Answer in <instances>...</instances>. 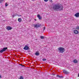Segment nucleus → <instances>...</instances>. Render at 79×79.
Wrapping results in <instances>:
<instances>
[{"label":"nucleus","instance_id":"nucleus-17","mask_svg":"<svg viewBox=\"0 0 79 79\" xmlns=\"http://www.w3.org/2000/svg\"><path fill=\"white\" fill-rule=\"evenodd\" d=\"M40 38L41 39H44V37L43 36H40Z\"/></svg>","mask_w":79,"mask_h":79},{"label":"nucleus","instance_id":"nucleus-2","mask_svg":"<svg viewBox=\"0 0 79 79\" xmlns=\"http://www.w3.org/2000/svg\"><path fill=\"white\" fill-rule=\"evenodd\" d=\"M58 51L60 53H63L65 52V49L63 47H60L58 48Z\"/></svg>","mask_w":79,"mask_h":79},{"label":"nucleus","instance_id":"nucleus-14","mask_svg":"<svg viewBox=\"0 0 79 79\" xmlns=\"http://www.w3.org/2000/svg\"><path fill=\"white\" fill-rule=\"evenodd\" d=\"M57 77H58L59 78H62V77H63V76H60L59 75H57L56 76Z\"/></svg>","mask_w":79,"mask_h":79},{"label":"nucleus","instance_id":"nucleus-19","mask_svg":"<svg viewBox=\"0 0 79 79\" xmlns=\"http://www.w3.org/2000/svg\"><path fill=\"white\" fill-rule=\"evenodd\" d=\"M43 60L44 61H47V59H43Z\"/></svg>","mask_w":79,"mask_h":79},{"label":"nucleus","instance_id":"nucleus-24","mask_svg":"<svg viewBox=\"0 0 79 79\" xmlns=\"http://www.w3.org/2000/svg\"><path fill=\"white\" fill-rule=\"evenodd\" d=\"M0 78H2V76H1V75H0Z\"/></svg>","mask_w":79,"mask_h":79},{"label":"nucleus","instance_id":"nucleus-22","mask_svg":"<svg viewBox=\"0 0 79 79\" xmlns=\"http://www.w3.org/2000/svg\"><path fill=\"white\" fill-rule=\"evenodd\" d=\"M50 2H51V3H52L53 2V1H52V0H49Z\"/></svg>","mask_w":79,"mask_h":79},{"label":"nucleus","instance_id":"nucleus-10","mask_svg":"<svg viewBox=\"0 0 79 79\" xmlns=\"http://www.w3.org/2000/svg\"><path fill=\"white\" fill-rule=\"evenodd\" d=\"M34 27H40V25H38L37 24L34 25Z\"/></svg>","mask_w":79,"mask_h":79},{"label":"nucleus","instance_id":"nucleus-15","mask_svg":"<svg viewBox=\"0 0 79 79\" xmlns=\"http://www.w3.org/2000/svg\"><path fill=\"white\" fill-rule=\"evenodd\" d=\"M75 29H77V30H78L79 29V26H77L75 28Z\"/></svg>","mask_w":79,"mask_h":79},{"label":"nucleus","instance_id":"nucleus-20","mask_svg":"<svg viewBox=\"0 0 79 79\" xmlns=\"http://www.w3.org/2000/svg\"><path fill=\"white\" fill-rule=\"evenodd\" d=\"M5 5L6 6H8V4H7V3H5Z\"/></svg>","mask_w":79,"mask_h":79},{"label":"nucleus","instance_id":"nucleus-12","mask_svg":"<svg viewBox=\"0 0 79 79\" xmlns=\"http://www.w3.org/2000/svg\"><path fill=\"white\" fill-rule=\"evenodd\" d=\"M18 21L19 22V23H21V22L22 21V19L20 18H19L18 19Z\"/></svg>","mask_w":79,"mask_h":79},{"label":"nucleus","instance_id":"nucleus-27","mask_svg":"<svg viewBox=\"0 0 79 79\" xmlns=\"http://www.w3.org/2000/svg\"><path fill=\"white\" fill-rule=\"evenodd\" d=\"M35 21H36V19H35Z\"/></svg>","mask_w":79,"mask_h":79},{"label":"nucleus","instance_id":"nucleus-23","mask_svg":"<svg viewBox=\"0 0 79 79\" xmlns=\"http://www.w3.org/2000/svg\"><path fill=\"white\" fill-rule=\"evenodd\" d=\"M45 27H44L43 30L44 31V30H45Z\"/></svg>","mask_w":79,"mask_h":79},{"label":"nucleus","instance_id":"nucleus-1","mask_svg":"<svg viewBox=\"0 0 79 79\" xmlns=\"http://www.w3.org/2000/svg\"><path fill=\"white\" fill-rule=\"evenodd\" d=\"M63 8V6L61 4H56L54 5L53 7V10L56 11H61Z\"/></svg>","mask_w":79,"mask_h":79},{"label":"nucleus","instance_id":"nucleus-16","mask_svg":"<svg viewBox=\"0 0 79 79\" xmlns=\"http://www.w3.org/2000/svg\"><path fill=\"white\" fill-rule=\"evenodd\" d=\"M16 16V14H14L13 15H12V17L13 18H15V16Z\"/></svg>","mask_w":79,"mask_h":79},{"label":"nucleus","instance_id":"nucleus-21","mask_svg":"<svg viewBox=\"0 0 79 79\" xmlns=\"http://www.w3.org/2000/svg\"><path fill=\"white\" fill-rule=\"evenodd\" d=\"M44 1L45 2H48V0H44Z\"/></svg>","mask_w":79,"mask_h":79},{"label":"nucleus","instance_id":"nucleus-13","mask_svg":"<svg viewBox=\"0 0 79 79\" xmlns=\"http://www.w3.org/2000/svg\"><path fill=\"white\" fill-rule=\"evenodd\" d=\"M73 62L74 63H77V60L76 59H75L73 60Z\"/></svg>","mask_w":79,"mask_h":79},{"label":"nucleus","instance_id":"nucleus-5","mask_svg":"<svg viewBox=\"0 0 79 79\" xmlns=\"http://www.w3.org/2000/svg\"><path fill=\"white\" fill-rule=\"evenodd\" d=\"M29 48L27 46H25L23 48L24 50H27Z\"/></svg>","mask_w":79,"mask_h":79},{"label":"nucleus","instance_id":"nucleus-9","mask_svg":"<svg viewBox=\"0 0 79 79\" xmlns=\"http://www.w3.org/2000/svg\"><path fill=\"white\" fill-rule=\"evenodd\" d=\"M37 17L39 19H42V17H40V15H37Z\"/></svg>","mask_w":79,"mask_h":79},{"label":"nucleus","instance_id":"nucleus-28","mask_svg":"<svg viewBox=\"0 0 79 79\" xmlns=\"http://www.w3.org/2000/svg\"><path fill=\"white\" fill-rule=\"evenodd\" d=\"M21 16V15H20V16Z\"/></svg>","mask_w":79,"mask_h":79},{"label":"nucleus","instance_id":"nucleus-4","mask_svg":"<svg viewBox=\"0 0 79 79\" xmlns=\"http://www.w3.org/2000/svg\"><path fill=\"white\" fill-rule=\"evenodd\" d=\"M13 28L10 26H7L6 27V29L8 31H10V30H11V29H12Z\"/></svg>","mask_w":79,"mask_h":79},{"label":"nucleus","instance_id":"nucleus-11","mask_svg":"<svg viewBox=\"0 0 79 79\" xmlns=\"http://www.w3.org/2000/svg\"><path fill=\"white\" fill-rule=\"evenodd\" d=\"M35 55H36V56H39V55H40V54L38 52H36L35 53Z\"/></svg>","mask_w":79,"mask_h":79},{"label":"nucleus","instance_id":"nucleus-6","mask_svg":"<svg viewBox=\"0 0 79 79\" xmlns=\"http://www.w3.org/2000/svg\"><path fill=\"white\" fill-rule=\"evenodd\" d=\"M73 32L75 34H79V31L76 30H74Z\"/></svg>","mask_w":79,"mask_h":79},{"label":"nucleus","instance_id":"nucleus-25","mask_svg":"<svg viewBox=\"0 0 79 79\" xmlns=\"http://www.w3.org/2000/svg\"><path fill=\"white\" fill-rule=\"evenodd\" d=\"M20 65L21 66H22V64H20Z\"/></svg>","mask_w":79,"mask_h":79},{"label":"nucleus","instance_id":"nucleus-8","mask_svg":"<svg viewBox=\"0 0 79 79\" xmlns=\"http://www.w3.org/2000/svg\"><path fill=\"white\" fill-rule=\"evenodd\" d=\"M75 16L76 18H79V13H77L75 15Z\"/></svg>","mask_w":79,"mask_h":79},{"label":"nucleus","instance_id":"nucleus-3","mask_svg":"<svg viewBox=\"0 0 79 79\" xmlns=\"http://www.w3.org/2000/svg\"><path fill=\"white\" fill-rule=\"evenodd\" d=\"M7 48H8L7 47L3 48V49L0 51V53H3V52H5L6 50H7Z\"/></svg>","mask_w":79,"mask_h":79},{"label":"nucleus","instance_id":"nucleus-26","mask_svg":"<svg viewBox=\"0 0 79 79\" xmlns=\"http://www.w3.org/2000/svg\"><path fill=\"white\" fill-rule=\"evenodd\" d=\"M22 66H24V65H22Z\"/></svg>","mask_w":79,"mask_h":79},{"label":"nucleus","instance_id":"nucleus-7","mask_svg":"<svg viewBox=\"0 0 79 79\" xmlns=\"http://www.w3.org/2000/svg\"><path fill=\"white\" fill-rule=\"evenodd\" d=\"M63 72L65 74H69V72L66 71V70H63Z\"/></svg>","mask_w":79,"mask_h":79},{"label":"nucleus","instance_id":"nucleus-18","mask_svg":"<svg viewBox=\"0 0 79 79\" xmlns=\"http://www.w3.org/2000/svg\"><path fill=\"white\" fill-rule=\"evenodd\" d=\"M23 79V77L21 76H20V79Z\"/></svg>","mask_w":79,"mask_h":79}]
</instances>
